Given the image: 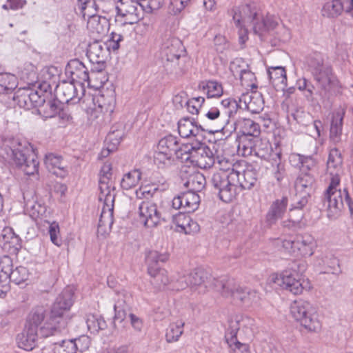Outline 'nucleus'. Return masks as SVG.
Returning <instances> with one entry per match:
<instances>
[{
  "mask_svg": "<svg viewBox=\"0 0 353 353\" xmlns=\"http://www.w3.org/2000/svg\"><path fill=\"white\" fill-rule=\"evenodd\" d=\"M200 196L194 192L188 191L175 196L172 202L175 210L183 209V214L194 212L199 207Z\"/></svg>",
  "mask_w": 353,
  "mask_h": 353,
  "instance_id": "obj_17",
  "label": "nucleus"
},
{
  "mask_svg": "<svg viewBox=\"0 0 353 353\" xmlns=\"http://www.w3.org/2000/svg\"><path fill=\"white\" fill-rule=\"evenodd\" d=\"M316 246L314 239L310 234L299 235L295 239L296 250L304 256H312Z\"/></svg>",
  "mask_w": 353,
  "mask_h": 353,
  "instance_id": "obj_32",
  "label": "nucleus"
},
{
  "mask_svg": "<svg viewBox=\"0 0 353 353\" xmlns=\"http://www.w3.org/2000/svg\"><path fill=\"white\" fill-rule=\"evenodd\" d=\"M206 180L204 175L200 172H194L189 175L184 186L188 188V191L197 193L201 192L205 186Z\"/></svg>",
  "mask_w": 353,
  "mask_h": 353,
  "instance_id": "obj_37",
  "label": "nucleus"
},
{
  "mask_svg": "<svg viewBox=\"0 0 353 353\" xmlns=\"http://www.w3.org/2000/svg\"><path fill=\"white\" fill-rule=\"evenodd\" d=\"M3 262L2 259L0 262V296L5 295L10 290V282L8 279V266Z\"/></svg>",
  "mask_w": 353,
  "mask_h": 353,
  "instance_id": "obj_52",
  "label": "nucleus"
},
{
  "mask_svg": "<svg viewBox=\"0 0 353 353\" xmlns=\"http://www.w3.org/2000/svg\"><path fill=\"white\" fill-rule=\"evenodd\" d=\"M86 323L88 330L93 333L103 330L107 327L105 321L99 315L88 314L86 318Z\"/></svg>",
  "mask_w": 353,
  "mask_h": 353,
  "instance_id": "obj_47",
  "label": "nucleus"
},
{
  "mask_svg": "<svg viewBox=\"0 0 353 353\" xmlns=\"http://www.w3.org/2000/svg\"><path fill=\"white\" fill-rule=\"evenodd\" d=\"M343 10L342 2L337 0H326L322 8V14L327 17H336Z\"/></svg>",
  "mask_w": 353,
  "mask_h": 353,
  "instance_id": "obj_42",
  "label": "nucleus"
},
{
  "mask_svg": "<svg viewBox=\"0 0 353 353\" xmlns=\"http://www.w3.org/2000/svg\"><path fill=\"white\" fill-rule=\"evenodd\" d=\"M45 164L50 172L60 178H64L68 172L61 157L54 154H48L45 158Z\"/></svg>",
  "mask_w": 353,
  "mask_h": 353,
  "instance_id": "obj_27",
  "label": "nucleus"
},
{
  "mask_svg": "<svg viewBox=\"0 0 353 353\" xmlns=\"http://www.w3.org/2000/svg\"><path fill=\"white\" fill-rule=\"evenodd\" d=\"M172 219L176 226L181 228L180 231H183L185 234L196 232L199 230L197 223L192 221L189 216L183 213L172 215Z\"/></svg>",
  "mask_w": 353,
  "mask_h": 353,
  "instance_id": "obj_35",
  "label": "nucleus"
},
{
  "mask_svg": "<svg viewBox=\"0 0 353 353\" xmlns=\"http://www.w3.org/2000/svg\"><path fill=\"white\" fill-rule=\"evenodd\" d=\"M108 21L105 17H101L94 14L89 17L88 21V28L93 33L103 35L107 30Z\"/></svg>",
  "mask_w": 353,
  "mask_h": 353,
  "instance_id": "obj_38",
  "label": "nucleus"
},
{
  "mask_svg": "<svg viewBox=\"0 0 353 353\" xmlns=\"http://www.w3.org/2000/svg\"><path fill=\"white\" fill-rule=\"evenodd\" d=\"M220 170L219 172H231L232 168H234V165L228 158L223 156H216L215 165Z\"/></svg>",
  "mask_w": 353,
  "mask_h": 353,
  "instance_id": "obj_62",
  "label": "nucleus"
},
{
  "mask_svg": "<svg viewBox=\"0 0 353 353\" xmlns=\"http://www.w3.org/2000/svg\"><path fill=\"white\" fill-rule=\"evenodd\" d=\"M184 323L178 321L170 324L165 333V339L168 343H174L179 341L183 333Z\"/></svg>",
  "mask_w": 353,
  "mask_h": 353,
  "instance_id": "obj_44",
  "label": "nucleus"
},
{
  "mask_svg": "<svg viewBox=\"0 0 353 353\" xmlns=\"http://www.w3.org/2000/svg\"><path fill=\"white\" fill-rule=\"evenodd\" d=\"M342 164L343 158L340 151L336 148L332 149L327 162L330 182L322 200L323 207L327 210V216L331 219L336 218L344 203L350 207L351 205V198L347 190L344 189L341 191L338 189L343 172Z\"/></svg>",
  "mask_w": 353,
  "mask_h": 353,
  "instance_id": "obj_2",
  "label": "nucleus"
},
{
  "mask_svg": "<svg viewBox=\"0 0 353 353\" xmlns=\"http://www.w3.org/2000/svg\"><path fill=\"white\" fill-rule=\"evenodd\" d=\"M258 181V172L254 168H247L242 173L238 171V181L236 182V188L240 187L242 190H250L254 187Z\"/></svg>",
  "mask_w": 353,
  "mask_h": 353,
  "instance_id": "obj_31",
  "label": "nucleus"
},
{
  "mask_svg": "<svg viewBox=\"0 0 353 353\" xmlns=\"http://www.w3.org/2000/svg\"><path fill=\"white\" fill-rule=\"evenodd\" d=\"M78 84L72 81H62L55 88V96L57 99L62 103H77L79 101L81 97L78 94Z\"/></svg>",
  "mask_w": 353,
  "mask_h": 353,
  "instance_id": "obj_18",
  "label": "nucleus"
},
{
  "mask_svg": "<svg viewBox=\"0 0 353 353\" xmlns=\"http://www.w3.org/2000/svg\"><path fill=\"white\" fill-rule=\"evenodd\" d=\"M205 99L202 97L192 98L185 101V104L188 111L192 114H197L199 110L204 103Z\"/></svg>",
  "mask_w": 353,
  "mask_h": 353,
  "instance_id": "obj_61",
  "label": "nucleus"
},
{
  "mask_svg": "<svg viewBox=\"0 0 353 353\" xmlns=\"http://www.w3.org/2000/svg\"><path fill=\"white\" fill-rule=\"evenodd\" d=\"M288 204V199L283 196L276 199L270 205L265 216V221L268 225H272L278 219L282 218L285 213Z\"/></svg>",
  "mask_w": 353,
  "mask_h": 353,
  "instance_id": "obj_22",
  "label": "nucleus"
},
{
  "mask_svg": "<svg viewBox=\"0 0 353 353\" xmlns=\"http://www.w3.org/2000/svg\"><path fill=\"white\" fill-rule=\"evenodd\" d=\"M199 87L206 92L208 98L219 97L223 94L221 84L215 81L202 82Z\"/></svg>",
  "mask_w": 353,
  "mask_h": 353,
  "instance_id": "obj_46",
  "label": "nucleus"
},
{
  "mask_svg": "<svg viewBox=\"0 0 353 353\" xmlns=\"http://www.w3.org/2000/svg\"><path fill=\"white\" fill-rule=\"evenodd\" d=\"M191 1L192 0H170L168 7L169 14L174 16L179 15L190 6Z\"/></svg>",
  "mask_w": 353,
  "mask_h": 353,
  "instance_id": "obj_54",
  "label": "nucleus"
},
{
  "mask_svg": "<svg viewBox=\"0 0 353 353\" xmlns=\"http://www.w3.org/2000/svg\"><path fill=\"white\" fill-rule=\"evenodd\" d=\"M141 174L138 170L129 172L123 176L121 181V186L125 190L135 187L141 179Z\"/></svg>",
  "mask_w": 353,
  "mask_h": 353,
  "instance_id": "obj_48",
  "label": "nucleus"
},
{
  "mask_svg": "<svg viewBox=\"0 0 353 353\" xmlns=\"http://www.w3.org/2000/svg\"><path fill=\"white\" fill-rule=\"evenodd\" d=\"M215 290L222 296L239 301L246 306L251 305L257 299L255 291L241 287L233 279L222 277V280L216 281Z\"/></svg>",
  "mask_w": 353,
  "mask_h": 353,
  "instance_id": "obj_7",
  "label": "nucleus"
},
{
  "mask_svg": "<svg viewBox=\"0 0 353 353\" xmlns=\"http://www.w3.org/2000/svg\"><path fill=\"white\" fill-rule=\"evenodd\" d=\"M233 23L239 28V40L243 45L248 39V28L260 37L279 26L280 19L276 15L267 14L264 16L255 3L234 7L228 11Z\"/></svg>",
  "mask_w": 353,
  "mask_h": 353,
  "instance_id": "obj_1",
  "label": "nucleus"
},
{
  "mask_svg": "<svg viewBox=\"0 0 353 353\" xmlns=\"http://www.w3.org/2000/svg\"><path fill=\"white\" fill-rule=\"evenodd\" d=\"M256 138L241 137L238 145V152L242 156L247 157L253 154L255 140Z\"/></svg>",
  "mask_w": 353,
  "mask_h": 353,
  "instance_id": "obj_49",
  "label": "nucleus"
},
{
  "mask_svg": "<svg viewBox=\"0 0 353 353\" xmlns=\"http://www.w3.org/2000/svg\"><path fill=\"white\" fill-rule=\"evenodd\" d=\"M99 107L101 109V111L108 113L110 115L113 112L115 99L114 95L112 94L105 98L103 94L98 99Z\"/></svg>",
  "mask_w": 353,
  "mask_h": 353,
  "instance_id": "obj_55",
  "label": "nucleus"
},
{
  "mask_svg": "<svg viewBox=\"0 0 353 353\" xmlns=\"http://www.w3.org/2000/svg\"><path fill=\"white\" fill-rule=\"evenodd\" d=\"M148 274L151 276V283L158 289L165 286L169 283L168 273L165 270L150 268Z\"/></svg>",
  "mask_w": 353,
  "mask_h": 353,
  "instance_id": "obj_40",
  "label": "nucleus"
},
{
  "mask_svg": "<svg viewBox=\"0 0 353 353\" xmlns=\"http://www.w3.org/2000/svg\"><path fill=\"white\" fill-rule=\"evenodd\" d=\"M9 145L5 143L4 150L8 157L11 158L17 166L27 175H33L38 172L39 162L29 143L13 139Z\"/></svg>",
  "mask_w": 353,
  "mask_h": 353,
  "instance_id": "obj_5",
  "label": "nucleus"
},
{
  "mask_svg": "<svg viewBox=\"0 0 353 353\" xmlns=\"http://www.w3.org/2000/svg\"><path fill=\"white\" fill-rule=\"evenodd\" d=\"M238 170L232 168L231 172H217L210 180L212 187L217 191L219 199L225 203L232 201L236 195Z\"/></svg>",
  "mask_w": 353,
  "mask_h": 353,
  "instance_id": "obj_10",
  "label": "nucleus"
},
{
  "mask_svg": "<svg viewBox=\"0 0 353 353\" xmlns=\"http://www.w3.org/2000/svg\"><path fill=\"white\" fill-rule=\"evenodd\" d=\"M2 232L5 243H10L14 247H21V239L13 232L12 228L4 229Z\"/></svg>",
  "mask_w": 353,
  "mask_h": 353,
  "instance_id": "obj_60",
  "label": "nucleus"
},
{
  "mask_svg": "<svg viewBox=\"0 0 353 353\" xmlns=\"http://www.w3.org/2000/svg\"><path fill=\"white\" fill-rule=\"evenodd\" d=\"M112 166L110 163H104L100 171L99 187L100 193L99 199L103 201V206L99 221V228L113 224V207L115 198L114 183L112 179Z\"/></svg>",
  "mask_w": 353,
  "mask_h": 353,
  "instance_id": "obj_4",
  "label": "nucleus"
},
{
  "mask_svg": "<svg viewBox=\"0 0 353 353\" xmlns=\"http://www.w3.org/2000/svg\"><path fill=\"white\" fill-rule=\"evenodd\" d=\"M38 332L25 326L24 330L17 336L18 347L26 351L32 350L36 346Z\"/></svg>",
  "mask_w": 353,
  "mask_h": 353,
  "instance_id": "obj_30",
  "label": "nucleus"
},
{
  "mask_svg": "<svg viewBox=\"0 0 353 353\" xmlns=\"http://www.w3.org/2000/svg\"><path fill=\"white\" fill-rule=\"evenodd\" d=\"M108 53V47L106 44L96 40L89 43L86 55L92 63L101 64L105 63Z\"/></svg>",
  "mask_w": 353,
  "mask_h": 353,
  "instance_id": "obj_20",
  "label": "nucleus"
},
{
  "mask_svg": "<svg viewBox=\"0 0 353 353\" xmlns=\"http://www.w3.org/2000/svg\"><path fill=\"white\" fill-rule=\"evenodd\" d=\"M236 129L241 137L257 138L260 133L259 125L250 119H240L236 122Z\"/></svg>",
  "mask_w": 353,
  "mask_h": 353,
  "instance_id": "obj_29",
  "label": "nucleus"
},
{
  "mask_svg": "<svg viewBox=\"0 0 353 353\" xmlns=\"http://www.w3.org/2000/svg\"><path fill=\"white\" fill-rule=\"evenodd\" d=\"M186 159H192L198 167L208 169L216 163V157L212 150L204 143L198 142L194 144H188L184 147Z\"/></svg>",
  "mask_w": 353,
  "mask_h": 353,
  "instance_id": "obj_11",
  "label": "nucleus"
},
{
  "mask_svg": "<svg viewBox=\"0 0 353 353\" xmlns=\"http://www.w3.org/2000/svg\"><path fill=\"white\" fill-rule=\"evenodd\" d=\"M271 83L276 90L285 91L287 86V76L285 68L270 66L268 69Z\"/></svg>",
  "mask_w": 353,
  "mask_h": 353,
  "instance_id": "obj_25",
  "label": "nucleus"
},
{
  "mask_svg": "<svg viewBox=\"0 0 353 353\" xmlns=\"http://www.w3.org/2000/svg\"><path fill=\"white\" fill-rule=\"evenodd\" d=\"M66 71L71 74L72 81H79L78 87L81 88V91H83L81 87L82 82L89 81L88 70L84 64L79 59H72L66 66Z\"/></svg>",
  "mask_w": 353,
  "mask_h": 353,
  "instance_id": "obj_21",
  "label": "nucleus"
},
{
  "mask_svg": "<svg viewBox=\"0 0 353 353\" xmlns=\"http://www.w3.org/2000/svg\"><path fill=\"white\" fill-rule=\"evenodd\" d=\"M50 317L46 319V310L42 306H38L32 310L30 312L27 321L26 327L29 328H32V330L38 332V327L39 326V329L41 327L44 325V323L49 321ZM39 333L41 336L40 333V330H39Z\"/></svg>",
  "mask_w": 353,
  "mask_h": 353,
  "instance_id": "obj_26",
  "label": "nucleus"
},
{
  "mask_svg": "<svg viewBox=\"0 0 353 353\" xmlns=\"http://www.w3.org/2000/svg\"><path fill=\"white\" fill-rule=\"evenodd\" d=\"M243 101L246 108L252 113H259L263 109V100L257 93L244 95Z\"/></svg>",
  "mask_w": 353,
  "mask_h": 353,
  "instance_id": "obj_39",
  "label": "nucleus"
},
{
  "mask_svg": "<svg viewBox=\"0 0 353 353\" xmlns=\"http://www.w3.org/2000/svg\"><path fill=\"white\" fill-rule=\"evenodd\" d=\"M252 321L249 318L236 319L235 321H231V330L225 334L226 342L230 348L231 353H250L249 347L245 343H241L236 339L237 331L241 327L245 325V322Z\"/></svg>",
  "mask_w": 353,
  "mask_h": 353,
  "instance_id": "obj_16",
  "label": "nucleus"
},
{
  "mask_svg": "<svg viewBox=\"0 0 353 353\" xmlns=\"http://www.w3.org/2000/svg\"><path fill=\"white\" fill-rule=\"evenodd\" d=\"M248 67V64L242 58H236L230 64V70L235 77L247 70Z\"/></svg>",
  "mask_w": 353,
  "mask_h": 353,
  "instance_id": "obj_58",
  "label": "nucleus"
},
{
  "mask_svg": "<svg viewBox=\"0 0 353 353\" xmlns=\"http://www.w3.org/2000/svg\"><path fill=\"white\" fill-rule=\"evenodd\" d=\"M132 295L130 293L125 290L118 292L114 305V319L119 320L122 322L126 318L127 314L130 311Z\"/></svg>",
  "mask_w": 353,
  "mask_h": 353,
  "instance_id": "obj_19",
  "label": "nucleus"
},
{
  "mask_svg": "<svg viewBox=\"0 0 353 353\" xmlns=\"http://www.w3.org/2000/svg\"><path fill=\"white\" fill-rule=\"evenodd\" d=\"M18 85V80L11 73H0V92L11 93Z\"/></svg>",
  "mask_w": 353,
  "mask_h": 353,
  "instance_id": "obj_41",
  "label": "nucleus"
},
{
  "mask_svg": "<svg viewBox=\"0 0 353 353\" xmlns=\"http://www.w3.org/2000/svg\"><path fill=\"white\" fill-rule=\"evenodd\" d=\"M48 233L52 243L57 246H60L62 243V239L60 236L59 226L57 223L52 222L50 225Z\"/></svg>",
  "mask_w": 353,
  "mask_h": 353,
  "instance_id": "obj_63",
  "label": "nucleus"
},
{
  "mask_svg": "<svg viewBox=\"0 0 353 353\" xmlns=\"http://www.w3.org/2000/svg\"><path fill=\"white\" fill-rule=\"evenodd\" d=\"M14 101L17 105L26 110L32 109L31 100L29 93V88H19L13 97Z\"/></svg>",
  "mask_w": 353,
  "mask_h": 353,
  "instance_id": "obj_45",
  "label": "nucleus"
},
{
  "mask_svg": "<svg viewBox=\"0 0 353 353\" xmlns=\"http://www.w3.org/2000/svg\"><path fill=\"white\" fill-rule=\"evenodd\" d=\"M174 156L167 152L159 150L157 151L154 155V162L159 168L163 167L170 163V160Z\"/></svg>",
  "mask_w": 353,
  "mask_h": 353,
  "instance_id": "obj_59",
  "label": "nucleus"
},
{
  "mask_svg": "<svg viewBox=\"0 0 353 353\" xmlns=\"http://www.w3.org/2000/svg\"><path fill=\"white\" fill-rule=\"evenodd\" d=\"M178 130L180 136L183 138L196 137L204 130L201 125H197L190 119H182L178 123Z\"/></svg>",
  "mask_w": 353,
  "mask_h": 353,
  "instance_id": "obj_34",
  "label": "nucleus"
},
{
  "mask_svg": "<svg viewBox=\"0 0 353 353\" xmlns=\"http://www.w3.org/2000/svg\"><path fill=\"white\" fill-rule=\"evenodd\" d=\"M123 133L120 131L110 132L106 138L107 141L112 142V145H108L105 148H103L101 151L99 158L102 159L106 158L109 154L113 152L117 145H118L121 139Z\"/></svg>",
  "mask_w": 353,
  "mask_h": 353,
  "instance_id": "obj_43",
  "label": "nucleus"
},
{
  "mask_svg": "<svg viewBox=\"0 0 353 353\" xmlns=\"http://www.w3.org/2000/svg\"><path fill=\"white\" fill-rule=\"evenodd\" d=\"M186 145L181 146L177 138L172 134L164 137L159 141L157 149L170 153L176 158H183L184 153V147Z\"/></svg>",
  "mask_w": 353,
  "mask_h": 353,
  "instance_id": "obj_23",
  "label": "nucleus"
},
{
  "mask_svg": "<svg viewBox=\"0 0 353 353\" xmlns=\"http://www.w3.org/2000/svg\"><path fill=\"white\" fill-rule=\"evenodd\" d=\"M3 262L8 266V279L9 282H12L16 285H19L28 280L30 272L27 268L24 266H17L13 269L12 259L9 256L3 258Z\"/></svg>",
  "mask_w": 353,
  "mask_h": 353,
  "instance_id": "obj_24",
  "label": "nucleus"
},
{
  "mask_svg": "<svg viewBox=\"0 0 353 353\" xmlns=\"http://www.w3.org/2000/svg\"><path fill=\"white\" fill-rule=\"evenodd\" d=\"M314 177L308 173H301L296 178L294 183V188L296 194L310 195L313 185Z\"/></svg>",
  "mask_w": 353,
  "mask_h": 353,
  "instance_id": "obj_33",
  "label": "nucleus"
},
{
  "mask_svg": "<svg viewBox=\"0 0 353 353\" xmlns=\"http://www.w3.org/2000/svg\"><path fill=\"white\" fill-rule=\"evenodd\" d=\"M139 215L140 221L148 228H152L166 222L170 219V215L163 213L156 203L152 200L145 199L139 203Z\"/></svg>",
  "mask_w": 353,
  "mask_h": 353,
  "instance_id": "obj_12",
  "label": "nucleus"
},
{
  "mask_svg": "<svg viewBox=\"0 0 353 353\" xmlns=\"http://www.w3.org/2000/svg\"><path fill=\"white\" fill-rule=\"evenodd\" d=\"M161 54L163 59H165L168 67L169 63H173L174 66L178 65V60L185 54V48L181 41L174 37H169L163 40L161 47Z\"/></svg>",
  "mask_w": 353,
  "mask_h": 353,
  "instance_id": "obj_13",
  "label": "nucleus"
},
{
  "mask_svg": "<svg viewBox=\"0 0 353 353\" xmlns=\"http://www.w3.org/2000/svg\"><path fill=\"white\" fill-rule=\"evenodd\" d=\"M305 263H294L290 269L284 270L280 274L272 275V281L283 289L290 291L293 294H300L303 290L301 281V275L305 270Z\"/></svg>",
  "mask_w": 353,
  "mask_h": 353,
  "instance_id": "obj_9",
  "label": "nucleus"
},
{
  "mask_svg": "<svg viewBox=\"0 0 353 353\" xmlns=\"http://www.w3.org/2000/svg\"><path fill=\"white\" fill-rule=\"evenodd\" d=\"M344 115L345 111L343 109H339L332 114L330 139L334 143H337L341 141Z\"/></svg>",
  "mask_w": 353,
  "mask_h": 353,
  "instance_id": "obj_28",
  "label": "nucleus"
},
{
  "mask_svg": "<svg viewBox=\"0 0 353 353\" xmlns=\"http://www.w3.org/2000/svg\"><path fill=\"white\" fill-rule=\"evenodd\" d=\"M274 156L272 159V172L274 178L281 181L285 174V165L281 161L280 154H275Z\"/></svg>",
  "mask_w": 353,
  "mask_h": 353,
  "instance_id": "obj_51",
  "label": "nucleus"
},
{
  "mask_svg": "<svg viewBox=\"0 0 353 353\" xmlns=\"http://www.w3.org/2000/svg\"><path fill=\"white\" fill-rule=\"evenodd\" d=\"M95 6L94 0H78L79 8L84 18L86 16L89 18L95 14Z\"/></svg>",
  "mask_w": 353,
  "mask_h": 353,
  "instance_id": "obj_56",
  "label": "nucleus"
},
{
  "mask_svg": "<svg viewBox=\"0 0 353 353\" xmlns=\"http://www.w3.org/2000/svg\"><path fill=\"white\" fill-rule=\"evenodd\" d=\"M54 353H76L75 345L72 340L63 341L60 344H56Z\"/></svg>",
  "mask_w": 353,
  "mask_h": 353,
  "instance_id": "obj_64",
  "label": "nucleus"
},
{
  "mask_svg": "<svg viewBox=\"0 0 353 353\" xmlns=\"http://www.w3.org/2000/svg\"><path fill=\"white\" fill-rule=\"evenodd\" d=\"M73 295L72 288L67 287L57 297L49 321L41 327L40 333L42 337H48L65 329L70 320L68 310L73 304Z\"/></svg>",
  "mask_w": 353,
  "mask_h": 353,
  "instance_id": "obj_3",
  "label": "nucleus"
},
{
  "mask_svg": "<svg viewBox=\"0 0 353 353\" xmlns=\"http://www.w3.org/2000/svg\"><path fill=\"white\" fill-rule=\"evenodd\" d=\"M169 255L168 253H159L157 251H150L146 255V263H148V270L150 268H159L157 265L159 262L164 263L168 260Z\"/></svg>",
  "mask_w": 353,
  "mask_h": 353,
  "instance_id": "obj_50",
  "label": "nucleus"
},
{
  "mask_svg": "<svg viewBox=\"0 0 353 353\" xmlns=\"http://www.w3.org/2000/svg\"><path fill=\"white\" fill-rule=\"evenodd\" d=\"M271 151V145L268 141L259 140L258 139V137L256 139L253 152L254 155L260 157L261 159H265Z\"/></svg>",
  "mask_w": 353,
  "mask_h": 353,
  "instance_id": "obj_53",
  "label": "nucleus"
},
{
  "mask_svg": "<svg viewBox=\"0 0 353 353\" xmlns=\"http://www.w3.org/2000/svg\"><path fill=\"white\" fill-rule=\"evenodd\" d=\"M118 15L125 18V23L134 24L141 18V10H145L142 7L141 0H120L116 6Z\"/></svg>",
  "mask_w": 353,
  "mask_h": 353,
  "instance_id": "obj_15",
  "label": "nucleus"
},
{
  "mask_svg": "<svg viewBox=\"0 0 353 353\" xmlns=\"http://www.w3.org/2000/svg\"><path fill=\"white\" fill-rule=\"evenodd\" d=\"M188 279H190V288L196 291L199 294L205 293L208 288H214L217 280H222V278H212L210 274L202 268L194 269L189 273Z\"/></svg>",
  "mask_w": 353,
  "mask_h": 353,
  "instance_id": "obj_14",
  "label": "nucleus"
},
{
  "mask_svg": "<svg viewBox=\"0 0 353 353\" xmlns=\"http://www.w3.org/2000/svg\"><path fill=\"white\" fill-rule=\"evenodd\" d=\"M238 77L241 81V83L243 86L246 88H256V85L254 84V81L256 80V77L254 74L249 69V67L247 70H244L241 73Z\"/></svg>",
  "mask_w": 353,
  "mask_h": 353,
  "instance_id": "obj_57",
  "label": "nucleus"
},
{
  "mask_svg": "<svg viewBox=\"0 0 353 353\" xmlns=\"http://www.w3.org/2000/svg\"><path fill=\"white\" fill-rule=\"evenodd\" d=\"M290 312L294 319L309 331L318 332L321 330V323L316 309L310 302L301 299L295 301L290 306Z\"/></svg>",
  "mask_w": 353,
  "mask_h": 353,
  "instance_id": "obj_8",
  "label": "nucleus"
},
{
  "mask_svg": "<svg viewBox=\"0 0 353 353\" xmlns=\"http://www.w3.org/2000/svg\"><path fill=\"white\" fill-rule=\"evenodd\" d=\"M61 104L62 103L57 99L45 101L40 108L36 109V111L44 119L52 118L57 116Z\"/></svg>",
  "mask_w": 353,
  "mask_h": 353,
  "instance_id": "obj_36",
  "label": "nucleus"
},
{
  "mask_svg": "<svg viewBox=\"0 0 353 353\" xmlns=\"http://www.w3.org/2000/svg\"><path fill=\"white\" fill-rule=\"evenodd\" d=\"M307 64L314 80L321 88L318 94L325 97L334 77L330 65L324 63V57L320 52H314L307 58Z\"/></svg>",
  "mask_w": 353,
  "mask_h": 353,
  "instance_id": "obj_6",
  "label": "nucleus"
}]
</instances>
